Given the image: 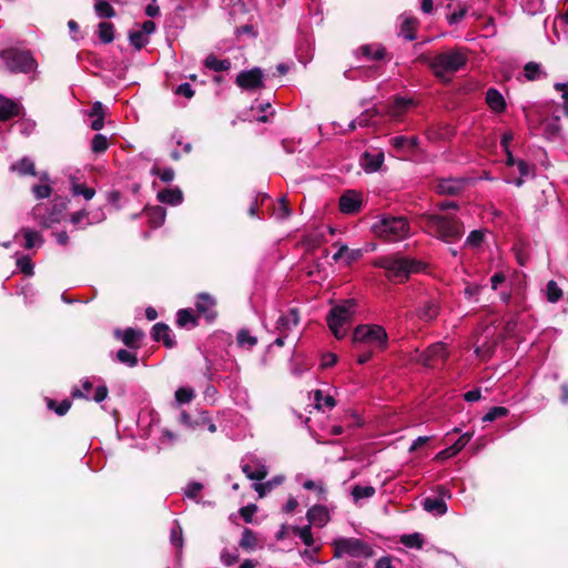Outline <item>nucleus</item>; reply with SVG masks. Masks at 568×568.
Segmentation results:
<instances>
[{
    "mask_svg": "<svg viewBox=\"0 0 568 568\" xmlns=\"http://www.w3.org/2000/svg\"><path fill=\"white\" fill-rule=\"evenodd\" d=\"M468 50L463 47H454L442 51L434 57L422 53L417 57L419 63L426 64L433 74L443 82H449V74L464 69L468 62Z\"/></svg>",
    "mask_w": 568,
    "mask_h": 568,
    "instance_id": "f257e3e1",
    "label": "nucleus"
},
{
    "mask_svg": "<svg viewBox=\"0 0 568 568\" xmlns=\"http://www.w3.org/2000/svg\"><path fill=\"white\" fill-rule=\"evenodd\" d=\"M375 267L384 268L390 281L405 282L410 274L422 272L426 264L417 258L404 256L400 253L379 256L374 260Z\"/></svg>",
    "mask_w": 568,
    "mask_h": 568,
    "instance_id": "f03ea898",
    "label": "nucleus"
},
{
    "mask_svg": "<svg viewBox=\"0 0 568 568\" xmlns=\"http://www.w3.org/2000/svg\"><path fill=\"white\" fill-rule=\"evenodd\" d=\"M420 220L430 235L445 243H455L465 233L463 222L454 215L423 214Z\"/></svg>",
    "mask_w": 568,
    "mask_h": 568,
    "instance_id": "7ed1b4c3",
    "label": "nucleus"
},
{
    "mask_svg": "<svg viewBox=\"0 0 568 568\" xmlns=\"http://www.w3.org/2000/svg\"><path fill=\"white\" fill-rule=\"evenodd\" d=\"M352 344L356 351L373 348L384 352L388 347V334L377 324H359L354 328Z\"/></svg>",
    "mask_w": 568,
    "mask_h": 568,
    "instance_id": "20e7f679",
    "label": "nucleus"
},
{
    "mask_svg": "<svg viewBox=\"0 0 568 568\" xmlns=\"http://www.w3.org/2000/svg\"><path fill=\"white\" fill-rule=\"evenodd\" d=\"M356 302L355 300H345L341 304L333 306L327 316V325L337 339L345 337L346 332L343 329L344 325L351 324L355 315Z\"/></svg>",
    "mask_w": 568,
    "mask_h": 568,
    "instance_id": "39448f33",
    "label": "nucleus"
},
{
    "mask_svg": "<svg viewBox=\"0 0 568 568\" xmlns=\"http://www.w3.org/2000/svg\"><path fill=\"white\" fill-rule=\"evenodd\" d=\"M7 69L11 73H30L37 70L38 62L29 50L9 48L0 51Z\"/></svg>",
    "mask_w": 568,
    "mask_h": 568,
    "instance_id": "423d86ee",
    "label": "nucleus"
},
{
    "mask_svg": "<svg viewBox=\"0 0 568 568\" xmlns=\"http://www.w3.org/2000/svg\"><path fill=\"white\" fill-rule=\"evenodd\" d=\"M375 232L379 237L389 242H397L408 235L409 223L403 216H388L375 225Z\"/></svg>",
    "mask_w": 568,
    "mask_h": 568,
    "instance_id": "0eeeda50",
    "label": "nucleus"
},
{
    "mask_svg": "<svg viewBox=\"0 0 568 568\" xmlns=\"http://www.w3.org/2000/svg\"><path fill=\"white\" fill-rule=\"evenodd\" d=\"M334 557L349 555L355 558H369L374 555L372 547L357 538H341L333 542Z\"/></svg>",
    "mask_w": 568,
    "mask_h": 568,
    "instance_id": "6e6552de",
    "label": "nucleus"
},
{
    "mask_svg": "<svg viewBox=\"0 0 568 568\" xmlns=\"http://www.w3.org/2000/svg\"><path fill=\"white\" fill-rule=\"evenodd\" d=\"M264 72L261 68L254 67L250 70L241 71L235 79V84L246 92H255L264 88Z\"/></svg>",
    "mask_w": 568,
    "mask_h": 568,
    "instance_id": "1a4fd4ad",
    "label": "nucleus"
},
{
    "mask_svg": "<svg viewBox=\"0 0 568 568\" xmlns=\"http://www.w3.org/2000/svg\"><path fill=\"white\" fill-rule=\"evenodd\" d=\"M217 302L209 293H200L196 296L195 308L199 316H204L207 322H213L217 317Z\"/></svg>",
    "mask_w": 568,
    "mask_h": 568,
    "instance_id": "9d476101",
    "label": "nucleus"
},
{
    "mask_svg": "<svg viewBox=\"0 0 568 568\" xmlns=\"http://www.w3.org/2000/svg\"><path fill=\"white\" fill-rule=\"evenodd\" d=\"M467 182L468 180L464 178L438 179L435 190L442 195L456 196L465 190Z\"/></svg>",
    "mask_w": 568,
    "mask_h": 568,
    "instance_id": "9b49d317",
    "label": "nucleus"
},
{
    "mask_svg": "<svg viewBox=\"0 0 568 568\" xmlns=\"http://www.w3.org/2000/svg\"><path fill=\"white\" fill-rule=\"evenodd\" d=\"M363 201L358 192L354 190L345 191L338 201L339 211L344 214L354 215L362 209Z\"/></svg>",
    "mask_w": 568,
    "mask_h": 568,
    "instance_id": "f8f14e48",
    "label": "nucleus"
},
{
    "mask_svg": "<svg viewBox=\"0 0 568 568\" xmlns=\"http://www.w3.org/2000/svg\"><path fill=\"white\" fill-rule=\"evenodd\" d=\"M114 337L121 339L122 343L129 349H139L142 345V339L144 338V333L142 329L128 327L125 329H115Z\"/></svg>",
    "mask_w": 568,
    "mask_h": 568,
    "instance_id": "ddd939ff",
    "label": "nucleus"
},
{
    "mask_svg": "<svg viewBox=\"0 0 568 568\" xmlns=\"http://www.w3.org/2000/svg\"><path fill=\"white\" fill-rule=\"evenodd\" d=\"M448 357V353L445 345L442 343L432 344L425 352L420 354L419 362L427 367L434 366V362L437 359L445 361Z\"/></svg>",
    "mask_w": 568,
    "mask_h": 568,
    "instance_id": "4468645a",
    "label": "nucleus"
},
{
    "mask_svg": "<svg viewBox=\"0 0 568 568\" xmlns=\"http://www.w3.org/2000/svg\"><path fill=\"white\" fill-rule=\"evenodd\" d=\"M151 337L155 342H162L166 348H173L176 341L171 336V329L168 324L159 322L151 329Z\"/></svg>",
    "mask_w": 568,
    "mask_h": 568,
    "instance_id": "2eb2a0df",
    "label": "nucleus"
},
{
    "mask_svg": "<svg viewBox=\"0 0 568 568\" xmlns=\"http://www.w3.org/2000/svg\"><path fill=\"white\" fill-rule=\"evenodd\" d=\"M471 436L470 433L463 434L453 445L437 453L435 460L443 462L454 457L468 444Z\"/></svg>",
    "mask_w": 568,
    "mask_h": 568,
    "instance_id": "dca6fc26",
    "label": "nucleus"
},
{
    "mask_svg": "<svg viewBox=\"0 0 568 568\" xmlns=\"http://www.w3.org/2000/svg\"><path fill=\"white\" fill-rule=\"evenodd\" d=\"M306 518L311 524L323 527L329 520L328 509L323 505H314L307 510Z\"/></svg>",
    "mask_w": 568,
    "mask_h": 568,
    "instance_id": "f3484780",
    "label": "nucleus"
},
{
    "mask_svg": "<svg viewBox=\"0 0 568 568\" xmlns=\"http://www.w3.org/2000/svg\"><path fill=\"white\" fill-rule=\"evenodd\" d=\"M156 199L160 203L175 206L183 202L184 195L180 187L163 189L158 192Z\"/></svg>",
    "mask_w": 568,
    "mask_h": 568,
    "instance_id": "a211bd4d",
    "label": "nucleus"
},
{
    "mask_svg": "<svg viewBox=\"0 0 568 568\" xmlns=\"http://www.w3.org/2000/svg\"><path fill=\"white\" fill-rule=\"evenodd\" d=\"M298 322V310L291 308L287 314H283L278 317L276 322V329H278L280 333H287L293 327L297 326Z\"/></svg>",
    "mask_w": 568,
    "mask_h": 568,
    "instance_id": "6ab92c4d",
    "label": "nucleus"
},
{
    "mask_svg": "<svg viewBox=\"0 0 568 568\" xmlns=\"http://www.w3.org/2000/svg\"><path fill=\"white\" fill-rule=\"evenodd\" d=\"M10 171L17 173L19 176H26V175L36 176L37 175L36 164L28 156H23L22 159L13 162L10 165Z\"/></svg>",
    "mask_w": 568,
    "mask_h": 568,
    "instance_id": "aec40b11",
    "label": "nucleus"
},
{
    "mask_svg": "<svg viewBox=\"0 0 568 568\" xmlns=\"http://www.w3.org/2000/svg\"><path fill=\"white\" fill-rule=\"evenodd\" d=\"M384 162V154L382 152L372 154L364 152L361 156V165L366 172H376L381 169Z\"/></svg>",
    "mask_w": 568,
    "mask_h": 568,
    "instance_id": "412c9836",
    "label": "nucleus"
},
{
    "mask_svg": "<svg viewBox=\"0 0 568 568\" xmlns=\"http://www.w3.org/2000/svg\"><path fill=\"white\" fill-rule=\"evenodd\" d=\"M144 211L151 227L158 229L163 225L166 217V210L163 206H148Z\"/></svg>",
    "mask_w": 568,
    "mask_h": 568,
    "instance_id": "4be33fe9",
    "label": "nucleus"
},
{
    "mask_svg": "<svg viewBox=\"0 0 568 568\" xmlns=\"http://www.w3.org/2000/svg\"><path fill=\"white\" fill-rule=\"evenodd\" d=\"M400 18H403L400 34H403V37L408 41L415 40L419 20L413 16H400Z\"/></svg>",
    "mask_w": 568,
    "mask_h": 568,
    "instance_id": "5701e85b",
    "label": "nucleus"
},
{
    "mask_svg": "<svg viewBox=\"0 0 568 568\" xmlns=\"http://www.w3.org/2000/svg\"><path fill=\"white\" fill-rule=\"evenodd\" d=\"M359 51L363 57L375 61L383 60L387 55V50L382 44H364L359 47Z\"/></svg>",
    "mask_w": 568,
    "mask_h": 568,
    "instance_id": "b1692460",
    "label": "nucleus"
},
{
    "mask_svg": "<svg viewBox=\"0 0 568 568\" xmlns=\"http://www.w3.org/2000/svg\"><path fill=\"white\" fill-rule=\"evenodd\" d=\"M423 507L426 511L443 516L447 513V505L443 498L426 497L423 500Z\"/></svg>",
    "mask_w": 568,
    "mask_h": 568,
    "instance_id": "393cba45",
    "label": "nucleus"
},
{
    "mask_svg": "<svg viewBox=\"0 0 568 568\" xmlns=\"http://www.w3.org/2000/svg\"><path fill=\"white\" fill-rule=\"evenodd\" d=\"M176 324L180 327L199 326V315L196 316L191 308H182L176 314Z\"/></svg>",
    "mask_w": 568,
    "mask_h": 568,
    "instance_id": "a878e982",
    "label": "nucleus"
},
{
    "mask_svg": "<svg viewBox=\"0 0 568 568\" xmlns=\"http://www.w3.org/2000/svg\"><path fill=\"white\" fill-rule=\"evenodd\" d=\"M231 65L229 59L221 60L213 53L209 54L204 60V67L215 72L229 71Z\"/></svg>",
    "mask_w": 568,
    "mask_h": 568,
    "instance_id": "bb28decb",
    "label": "nucleus"
},
{
    "mask_svg": "<svg viewBox=\"0 0 568 568\" xmlns=\"http://www.w3.org/2000/svg\"><path fill=\"white\" fill-rule=\"evenodd\" d=\"M439 314V307L434 300H427L418 311V315L423 321L429 322L435 320Z\"/></svg>",
    "mask_w": 568,
    "mask_h": 568,
    "instance_id": "cd10ccee",
    "label": "nucleus"
},
{
    "mask_svg": "<svg viewBox=\"0 0 568 568\" xmlns=\"http://www.w3.org/2000/svg\"><path fill=\"white\" fill-rule=\"evenodd\" d=\"M257 538L255 532L250 528H244L239 546L245 551H253L256 548Z\"/></svg>",
    "mask_w": 568,
    "mask_h": 568,
    "instance_id": "c85d7f7f",
    "label": "nucleus"
},
{
    "mask_svg": "<svg viewBox=\"0 0 568 568\" xmlns=\"http://www.w3.org/2000/svg\"><path fill=\"white\" fill-rule=\"evenodd\" d=\"M98 36L102 43L108 44L114 40V24L102 21L98 24Z\"/></svg>",
    "mask_w": 568,
    "mask_h": 568,
    "instance_id": "c756f323",
    "label": "nucleus"
},
{
    "mask_svg": "<svg viewBox=\"0 0 568 568\" xmlns=\"http://www.w3.org/2000/svg\"><path fill=\"white\" fill-rule=\"evenodd\" d=\"M94 11L95 14L101 19H111L116 16L115 10L106 0H95Z\"/></svg>",
    "mask_w": 568,
    "mask_h": 568,
    "instance_id": "7c9ffc66",
    "label": "nucleus"
},
{
    "mask_svg": "<svg viewBox=\"0 0 568 568\" xmlns=\"http://www.w3.org/2000/svg\"><path fill=\"white\" fill-rule=\"evenodd\" d=\"M243 474L251 480H263L268 471L266 466L261 465L255 470H253L252 466L248 464H244L241 467Z\"/></svg>",
    "mask_w": 568,
    "mask_h": 568,
    "instance_id": "2f4dec72",
    "label": "nucleus"
},
{
    "mask_svg": "<svg viewBox=\"0 0 568 568\" xmlns=\"http://www.w3.org/2000/svg\"><path fill=\"white\" fill-rule=\"evenodd\" d=\"M21 233L23 234V237L26 241L24 245H23L26 250L33 248L37 243H39V244L43 243L41 234L37 231H33L28 227H22Z\"/></svg>",
    "mask_w": 568,
    "mask_h": 568,
    "instance_id": "473e14b6",
    "label": "nucleus"
},
{
    "mask_svg": "<svg viewBox=\"0 0 568 568\" xmlns=\"http://www.w3.org/2000/svg\"><path fill=\"white\" fill-rule=\"evenodd\" d=\"M399 541L408 548L422 549L424 546V538L419 532L403 535L400 536Z\"/></svg>",
    "mask_w": 568,
    "mask_h": 568,
    "instance_id": "72a5a7b5",
    "label": "nucleus"
},
{
    "mask_svg": "<svg viewBox=\"0 0 568 568\" xmlns=\"http://www.w3.org/2000/svg\"><path fill=\"white\" fill-rule=\"evenodd\" d=\"M88 116L92 119L90 128L94 131H99L104 125L105 112L104 109H91Z\"/></svg>",
    "mask_w": 568,
    "mask_h": 568,
    "instance_id": "f704fd0d",
    "label": "nucleus"
},
{
    "mask_svg": "<svg viewBox=\"0 0 568 568\" xmlns=\"http://www.w3.org/2000/svg\"><path fill=\"white\" fill-rule=\"evenodd\" d=\"M115 357L120 363L129 367H135L139 363L138 355L124 348L119 349Z\"/></svg>",
    "mask_w": 568,
    "mask_h": 568,
    "instance_id": "c9c22d12",
    "label": "nucleus"
},
{
    "mask_svg": "<svg viewBox=\"0 0 568 568\" xmlns=\"http://www.w3.org/2000/svg\"><path fill=\"white\" fill-rule=\"evenodd\" d=\"M314 399L317 409H321L323 406L332 409L336 406L335 398L331 395L324 396L320 389L314 392Z\"/></svg>",
    "mask_w": 568,
    "mask_h": 568,
    "instance_id": "e433bc0d",
    "label": "nucleus"
},
{
    "mask_svg": "<svg viewBox=\"0 0 568 568\" xmlns=\"http://www.w3.org/2000/svg\"><path fill=\"white\" fill-rule=\"evenodd\" d=\"M485 99L488 106H506L505 99L497 89L489 88Z\"/></svg>",
    "mask_w": 568,
    "mask_h": 568,
    "instance_id": "4c0bfd02",
    "label": "nucleus"
},
{
    "mask_svg": "<svg viewBox=\"0 0 568 568\" xmlns=\"http://www.w3.org/2000/svg\"><path fill=\"white\" fill-rule=\"evenodd\" d=\"M72 402L70 399H63L61 403H57L54 399L48 398L47 406L49 409L55 412L57 415L63 416L71 408Z\"/></svg>",
    "mask_w": 568,
    "mask_h": 568,
    "instance_id": "58836bf2",
    "label": "nucleus"
},
{
    "mask_svg": "<svg viewBox=\"0 0 568 568\" xmlns=\"http://www.w3.org/2000/svg\"><path fill=\"white\" fill-rule=\"evenodd\" d=\"M129 41L138 51L144 48L149 42L148 38L140 30L129 31Z\"/></svg>",
    "mask_w": 568,
    "mask_h": 568,
    "instance_id": "ea45409f",
    "label": "nucleus"
},
{
    "mask_svg": "<svg viewBox=\"0 0 568 568\" xmlns=\"http://www.w3.org/2000/svg\"><path fill=\"white\" fill-rule=\"evenodd\" d=\"M547 301L556 303L562 297V290L558 286L557 282L551 280L546 286Z\"/></svg>",
    "mask_w": 568,
    "mask_h": 568,
    "instance_id": "a19ab883",
    "label": "nucleus"
},
{
    "mask_svg": "<svg viewBox=\"0 0 568 568\" xmlns=\"http://www.w3.org/2000/svg\"><path fill=\"white\" fill-rule=\"evenodd\" d=\"M293 532L295 535H297L302 541L311 547L313 546L314 544V538H313V534H312V529H311V525H307V526H304V527H297V526H294L292 528Z\"/></svg>",
    "mask_w": 568,
    "mask_h": 568,
    "instance_id": "79ce46f5",
    "label": "nucleus"
},
{
    "mask_svg": "<svg viewBox=\"0 0 568 568\" xmlns=\"http://www.w3.org/2000/svg\"><path fill=\"white\" fill-rule=\"evenodd\" d=\"M109 148V142L105 135L95 134L91 141V151L93 153L100 154L104 153Z\"/></svg>",
    "mask_w": 568,
    "mask_h": 568,
    "instance_id": "37998d69",
    "label": "nucleus"
},
{
    "mask_svg": "<svg viewBox=\"0 0 568 568\" xmlns=\"http://www.w3.org/2000/svg\"><path fill=\"white\" fill-rule=\"evenodd\" d=\"M151 174L156 175L164 183H170L174 180L175 172L172 168L161 169L158 165H154L151 169Z\"/></svg>",
    "mask_w": 568,
    "mask_h": 568,
    "instance_id": "c03bdc74",
    "label": "nucleus"
},
{
    "mask_svg": "<svg viewBox=\"0 0 568 568\" xmlns=\"http://www.w3.org/2000/svg\"><path fill=\"white\" fill-rule=\"evenodd\" d=\"M524 74L528 81L537 80L541 74L540 64L534 61L526 63L524 67Z\"/></svg>",
    "mask_w": 568,
    "mask_h": 568,
    "instance_id": "a18cd8bd",
    "label": "nucleus"
},
{
    "mask_svg": "<svg viewBox=\"0 0 568 568\" xmlns=\"http://www.w3.org/2000/svg\"><path fill=\"white\" fill-rule=\"evenodd\" d=\"M237 344L240 346H248L253 347L257 344V338L255 336H252L248 329H240L236 337Z\"/></svg>",
    "mask_w": 568,
    "mask_h": 568,
    "instance_id": "49530a36",
    "label": "nucleus"
},
{
    "mask_svg": "<svg viewBox=\"0 0 568 568\" xmlns=\"http://www.w3.org/2000/svg\"><path fill=\"white\" fill-rule=\"evenodd\" d=\"M509 410L504 406H495L490 408L485 416L483 417V422H494L498 418L507 416Z\"/></svg>",
    "mask_w": 568,
    "mask_h": 568,
    "instance_id": "de8ad7c7",
    "label": "nucleus"
},
{
    "mask_svg": "<svg viewBox=\"0 0 568 568\" xmlns=\"http://www.w3.org/2000/svg\"><path fill=\"white\" fill-rule=\"evenodd\" d=\"M375 494V488L373 486H361L355 485L352 489V495L354 499L358 500L362 498H369Z\"/></svg>",
    "mask_w": 568,
    "mask_h": 568,
    "instance_id": "09e8293b",
    "label": "nucleus"
},
{
    "mask_svg": "<svg viewBox=\"0 0 568 568\" xmlns=\"http://www.w3.org/2000/svg\"><path fill=\"white\" fill-rule=\"evenodd\" d=\"M485 240V233L481 230H474L466 239L465 245L470 247H479Z\"/></svg>",
    "mask_w": 568,
    "mask_h": 568,
    "instance_id": "8fccbe9b",
    "label": "nucleus"
},
{
    "mask_svg": "<svg viewBox=\"0 0 568 568\" xmlns=\"http://www.w3.org/2000/svg\"><path fill=\"white\" fill-rule=\"evenodd\" d=\"M72 193L73 195H82L85 200H91L95 194V190L85 184H73Z\"/></svg>",
    "mask_w": 568,
    "mask_h": 568,
    "instance_id": "3c124183",
    "label": "nucleus"
},
{
    "mask_svg": "<svg viewBox=\"0 0 568 568\" xmlns=\"http://www.w3.org/2000/svg\"><path fill=\"white\" fill-rule=\"evenodd\" d=\"M194 396H195L194 390L191 388L180 387L175 392V399L180 404L190 403L194 398Z\"/></svg>",
    "mask_w": 568,
    "mask_h": 568,
    "instance_id": "603ef678",
    "label": "nucleus"
},
{
    "mask_svg": "<svg viewBox=\"0 0 568 568\" xmlns=\"http://www.w3.org/2000/svg\"><path fill=\"white\" fill-rule=\"evenodd\" d=\"M17 266L26 275H32L33 274V263L29 256H21L17 260Z\"/></svg>",
    "mask_w": 568,
    "mask_h": 568,
    "instance_id": "864d4df0",
    "label": "nucleus"
},
{
    "mask_svg": "<svg viewBox=\"0 0 568 568\" xmlns=\"http://www.w3.org/2000/svg\"><path fill=\"white\" fill-rule=\"evenodd\" d=\"M24 115L23 109H0V122H7Z\"/></svg>",
    "mask_w": 568,
    "mask_h": 568,
    "instance_id": "5fc2aeb1",
    "label": "nucleus"
},
{
    "mask_svg": "<svg viewBox=\"0 0 568 568\" xmlns=\"http://www.w3.org/2000/svg\"><path fill=\"white\" fill-rule=\"evenodd\" d=\"M369 114L371 116H374L378 114L377 109H366V111L362 114V116L358 120H352L348 124V128L351 131H354L356 129V125L359 126L367 125V118L366 115Z\"/></svg>",
    "mask_w": 568,
    "mask_h": 568,
    "instance_id": "6e6d98bb",
    "label": "nucleus"
},
{
    "mask_svg": "<svg viewBox=\"0 0 568 568\" xmlns=\"http://www.w3.org/2000/svg\"><path fill=\"white\" fill-rule=\"evenodd\" d=\"M303 487L307 490H316L317 495H318V499L325 500L326 489L322 484H318L314 480L308 479V480L304 481Z\"/></svg>",
    "mask_w": 568,
    "mask_h": 568,
    "instance_id": "4d7b16f0",
    "label": "nucleus"
},
{
    "mask_svg": "<svg viewBox=\"0 0 568 568\" xmlns=\"http://www.w3.org/2000/svg\"><path fill=\"white\" fill-rule=\"evenodd\" d=\"M34 196L39 200L47 199L51 195L52 189L48 184H36L32 187Z\"/></svg>",
    "mask_w": 568,
    "mask_h": 568,
    "instance_id": "13d9d810",
    "label": "nucleus"
},
{
    "mask_svg": "<svg viewBox=\"0 0 568 568\" xmlns=\"http://www.w3.org/2000/svg\"><path fill=\"white\" fill-rule=\"evenodd\" d=\"M256 511L257 506L255 504H248L240 509V515L245 523L251 524Z\"/></svg>",
    "mask_w": 568,
    "mask_h": 568,
    "instance_id": "bf43d9fd",
    "label": "nucleus"
},
{
    "mask_svg": "<svg viewBox=\"0 0 568 568\" xmlns=\"http://www.w3.org/2000/svg\"><path fill=\"white\" fill-rule=\"evenodd\" d=\"M291 213L292 212L288 206V201L285 197H282L276 209V217L280 220H285L291 215Z\"/></svg>",
    "mask_w": 568,
    "mask_h": 568,
    "instance_id": "052dcab7",
    "label": "nucleus"
},
{
    "mask_svg": "<svg viewBox=\"0 0 568 568\" xmlns=\"http://www.w3.org/2000/svg\"><path fill=\"white\" fill-rule=\"evenodd\" d=\"M170 539L172 545L178 549L183 547V532L180 525H176V527L171 530Z\"/></svg>",
    "mask_w": 568,
    "mask_h": 568,
    "instance_id": "680f3d73",
    "label": "nucleus"
},
{
    "mask_svg": "<svg viewBox=\"0 0 568 568\" xmlns=\"http://www.w3.org/2000/svg\"><path fill=\"white\" fill-rule=\"evenodd\" d=\"M221 561L230 567L239 561V554L235 550L234 552H230L227 549H223L221 552Z\"/></svg>",
    "mask_w": 568,
    "mask_h": 568,
    "instance_id": "e2e57ef3",
    "label": "nucleus"
},
{
    "mask_svg": "<svg viewBox=\"0 0 568 568\" xmlns=\"http://www.w3.org/2000/svg\"><path fill=\"white\" fill-rule=\"evenodd\" d=\"M517 325H518V314L511 316L509 320H507L505 322V325H504L505 335L508 337L514 336L516 333Z\"/></svg>",
    "mask_w": 568,
    "mask_h": 568,
    "instance_id": "0e129e2a",
    "label": "nucleus"
},
{
    "mask_svg": "<svg viewBox=\"0 0 568 568\" xmlns=\"http://www.w3.org/2000/svg\"><path fill=\"white\" fill-rule=\"evenodd\" d=\"M558 121H559V116H556V119L552 121H548V120L542 121L541 124L545 128V132L549 135H555V134L559 133L560 125L558 124Z\"/></svg>",
    "mask_w": 568,
    "mask_h": 568,
    "instance_id": "69168bd1",
    "label": "nucleus"
},
{
    "mask_svg": "<svg viewBox=\"0 0 568 568\" xmlns=\"http://www.w3.org/2000/svg\"><path fill=\"white\" fill-rule=\"evenodd\" d=\"M195 425H206L210 433H215L217 430L216 425L211 420L206 413L201 414L199 420L195 422Z\"/></svg>",
    "mask_w": 568,
    "mask_h": 568,
    "instance_id": "338daca9",
    "label": "nucleus"
},
{
    "mask_svg": "<svg viewBox=\"0 0 568 568\" xmlns=\"http://www.w3.org/2000/svg\"><path fill=\"white\" fill-rule=\"evenodd\" d=\"M357 352V363L359 365L366 364L368 361H371L375 353L373 348H363L362 351Z\"/></svg>",
    "mask_w": 568,
    "mask_h": 568,
    "instance_id": "774afa93",
    "label": "nucleus"
}]
</instances>
